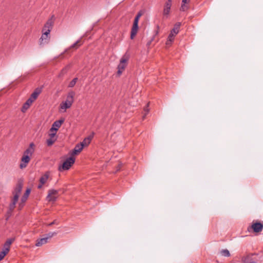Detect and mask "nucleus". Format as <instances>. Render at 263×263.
Masks as SVG:
<instances>
[{"label": "nucleus", "instance_id": "nucleus-1", "mask_svg": "<svg viewBox=\"0 0 263 263\" xmlns=\"http://www.w3.org/2000/svg\"><path fill=\"white\" fill-rule=\"evenodd\" d=\"M75 93L73 91L68 92L66 100L60 104V109L63 110L64 112L66 111L67 109L70 108L71 106L74 101L73 97Z\"/></svg>", "mask_w": 263, "mask_h": 263}, {"label": "nucleus", "instance_id": "nucleus-2", "mask_svg": "<svg viewBox=\"0 0 263 263\" xmlns=\"http://www.w3.org/2000/svg\"><path fill=\"white\" fill-rule=\"evenodd\" d=\"M129 59V55L126 53L120 59V63L118 66L117 74L118 76H120L122 73L123 71L127 66Z\"/></svg>", "mask_w": 263, "mask_h": 263}, {"label": "nucleus", "instance_id": "nucleus-3", "mask_svg": "<svg viewBox=\"0 0 263 263\" xmlns=\"http://www.w3.org/2000/svg\"><path fill=\"white\" fill-rule=\"evenodd\" d=\"M143 14L142 11H139L136 16L130 32V38L133 39L136 35L138 30V22L140 17Z\"/></svg>", "mask_w": 263, "mask_h": 263}, {"label": "nucleus", "instance_id": "nucleus-4", "mask_svg": "<svg viewBox=\"0 0 263 263\" xmlns=\"http://www.w3.org/2000/svg\"><path fill=\"white\" fill-rule=\"evenodd\" d=\"M74 162L75 158L72 156L70 157L64 162L62 165L59 166V171L62 172L65 170H68L71 165L74 164Z\"/></svg>", "mask_w": 263, "mask_h": 263}, {"label": "nucleus", "instance_id": "nucleus-5", "mask_svg": "<svg viewBox=\"0 0 263 263\" xmlns=\"http://www.w3.org/2000/svg\"><path fill=\"white\" fill-rule=\"evenodd\" d=\"M54 24V16L52 15L50 18H49L42 29V32H45L47 31L50 34V31L53 27Z\"/></svg>", "mask_w": 263, "mask_h": 263}, {"label": "nucleus", "instance_id": "nucleus-6", "mask_svg": "<svg viewBox=\"0 0 263 263\" xmlns=\"http://www.w3.org/2000/svg\"><path fill=\"white\" fill-rule=\"evenodd\" d=\"M50 35L48 32L45 31L42 32V35L39 39V45L40 46H44L45 45L47 44L50 41Z\"/></svg>", "mask_w": 263, "mask_h": 263}, {"label": "nucleus", "instance_id": "nucleus-7", "mask_svg": "<svg viewBox=\"0 0 263 263\" xmlns=\"http://www.w3.org/2000/svg\"><path fill=\"white\" fill-rule=\"evenodd\" d=\"M250 229H252L254 232H260L263 229V223L260 222L253 223L251 226L248 228L249 231H250Z\"/></svg>", "mask_w": 263, "mask_h": 263}, {"label": "nucleus", "instance_id": "nucleus-8", "mask_svg": "<svg viewBox=\"0 0 263 263\" xmlns=\"http://www.w3.org/2000/svg\"><path fill=\"white\" fill-rule=\"evenodd\" d=\"M30 160L31 156L23 154V156L21 158L20 168L21 169H23L26 167Z\"/></svg>", "mask_w": 263, "mask_h": 263}, {"label": "nucleus", "instance_id": "nucleus-9", "mask_svg": "<svg viewBox=\"0 0 263 263\" xmlns=\"http://www.w3.org/2000/svg\"><path fill=\"white\" fill-rule=\"evenodd\" d=\"M57 234V233L53 232V233H50L48 234V236L46 237L42 238L40 239H38L36 241L35 246L37 247H40L42 246L44 244H45L47 242L48 239L50 238H51L54 235H55Z\"/></svg>", "mask_w": 263, "mask_h": 263}, {"label": "nucleus", "instance_id": "nucleus-10", "mask_svg": "<svg viewBox=\"0 0 263 263\" xmlns=\"http://www.w3.org/2000/svg\"><path fill=\"white\" fill-rule=\"evenodd\" d=\"M172 3L171 1H167L165 5L164 6L163 11V15L164 18H168L171 8L172 7Z\"/></svg>", "mask_w": 263, "mask_h": 263}, {"label": "nucleus", "instance_id": "nucleus-11", "mask_svg": "<svg viewBox=\"0 0 263 263\" xmlns=\"http://www.w3.org/2000/svg\"><path fill=\"white\" fill-rule=\"evenodd\" d=\"M64 119H61L59 120H57L53 122L51 128L50 129V132H57L58 129L61 126L62 124L64 123Z\"/></svg>", "mask_w": 263, "mask_h": 263}, {"label": "nucleus", "instance_id": "nucleus-12", "mask_svg": "<svg viewBox=\"0 0 263 263\" xmlns=\"http://www.w3.org/2000/svg\"><path fill=\"white\" fill-rule=\"evenodd\" d=\"M58 191L55 190H50L48 191V194L47 197L48 201H54L56 200L57 197L56 195L58 194Z\"/></svg>", "mask_w": 263, "mask_h": 263}, {"label": "nucleus", "instance_id": "nucleus-13", "mask_svg": "<svg viewBox=\"0 0 263 263\" xmlns=\"http://www.w3.org/2000/svg\"><path fill=\"white\" fill-rule=\"evenodd\" d=\"M35 145L31 142L29 144V147L24 152V154L32 156L35 151Z\"/></svg>", "mask_w": 263, "mask_h": 263}, {"label": "nucleus", "instance_id": "nucleus-14", "mask_svg": "<svg viewBox=\"0 0 263 263\" xmlns=\"http://www.w3.org/2000/svg\"><path fill=\"white\" fill-rule=\"evenodd\" d=\"M14 240L15 238L8 239L4 245L3 250L8 253L10 250V245Z\"/></svg>", "mask_w": 263, "mask_h": 263}, {"label": "nucleus", "instance_id": "nucleus-15", "mask_svg": "<svg viewBox=\"0 0 263 263\" xmlns=\"http://www.w3.org/2000/svg\"><path fill=\"white\" fill-rule=\"evenodd\" d=\"M31 192V190L30 189H27L23 195V197L21 198V202L20 203L19 206L20 208H22L24 205V203L26 202L27 199L30 193Z\"/></svg>", "mask_w": 263, "mask_h": 263}, {"label": "nucleus", "instance_id": "nucleus-16", "mask_svg": "<svg viewBox=\"0 0 263 263\" xmlns=\"http://www.w3.org/2000/svg\"><path fill=\"white\" fill-rule=\"evenodd\" d=\"M94 136V133H92L91 135L85 138L83 141L80 143L83 145V147L88 146L90 143Z\"/></svg>", "mask_w": 263, "mask_h": 263}, {"label": "nucleus", "instance_id": "nucleus-17", "mask_svg": "<svg viewBox=\"0 0 263 263\" xmlns=\"http://www.w3.org/2000/svg\"><path fill=\"white\" fill-rule=\"evenodd\" d=\"M83 145L81 143L78 144L76 145L74 149L72 150L71 155H77L80 153L83 148Z\"/></svg>", "mask_w": 263, "mask_h": 263}, {"label": "nucleus", "instance_id": "nucleus-18", "mask_svg": "<svg viewBox=\"0 0 263 263\" xmlns=\"http://www.w3.org/2000/svg\"><path fill=\"white\" fill-rule=\"evenodd\" d=\"M253 254H249L242 258L243 263H257L252 258Z\"/></svg>", "mask_w": 263, "mask_h": 263}, {"label": "nucleus", "instance_id": "nucleus-19", "mask_svg": "<svg viewBox=\"0 0 263 263\" xmlns=\"http://www.w3.org/2000/svg\"><path fill=\"white\" fill-rule=\"evenodd\" d=\"M42 92V88H36L34 91L32 92V93L31 95L30 98H31V99L35 101L37 98L38 97L39 95Z\"/></svg>", "mask_w": 263, "mask_h": 263}, {"label": "nucleus", "instance_id": "nucleus-20", "mask_svg": "<svg viewBox=\"0 0 263 263\" xmlns=\"http://www.w3.org/2000/svg\"><path fill=\"white\" fill-rule=\"evenodd\" d=\"M50 173L46 172L40 179V183L42 184H44L48 179L49 177Z\"/></svg>", "mask_w": 263, "mask_h": 263}, {"label": "nucleus", "instance_id": "nucleus-21", "mask_svg": "<svg viewBox=\"0 0 263 263\" xmlns=\"http://www.w3.org/2000/svg\"><path fill=\"white\" fill-rule=\"evenodd\" d=\"M181 26V23L178 22L176 23L174 26V28L171 31V33L176 35L179 31L180 27Z\"/></svg>", "mask_w": 263, "mask_h": 263}, {"label": "nucleus", "instance_id": "nucleus-22", "mask_svg": "<svg viewBox=\"0 0 263 263\" xmlns=\"http://www.w3.org/2000/svg\"><path fill=\"white\" fill-rule=\"evenodd\" d=\"M189 2L190 1H182L180 10L182 11H186L189 8Z\"/></svg>", "mask_w": 263, "mask_h": 263}, {"label": "nucleus", "instance_id": "nucleus-23", "mask_svg": "<svg viewBox=\"0 0 263 263\" xmlns=\"http://www.w3.org/2000/svg\"><path fill=\"white\" fill-rule=\"evenodd\" d=\"M176 35L174 34L173 33L170 32L167 40L166 42V45L167 46H170L172 44V43L173 42L174 40V37Z\"/></svg>", "mask_w": 263, "mask_h": 263}, {"label": "nucleus", "instance_id": "nucleus-24", "mask_svg": "<svg viewBox=\"0 0 263 263\" xmlns=\"http://www.w3.org/2000/svg\"><path fill=\"white\" fill-rule=\"evenodd\" d=\"M22 184L21 183H18L16 185L15 188L13 192V194L20 195V193L22 191Z\"/></svg>", "mask_w": 263, "mask_h": 263}, {"label": "nucleus", "instance_id": "nucleus-25", "mask_svg": "<svg viewBox=\"0 0 263 263\" xmlns=\"http://www.w3.org/2000/svg\"><path fill=\"white\" fill-rule=\"evenodd\" d=\"M82 43L81 42V40H78L76 42H75L73 44H72L70 47L69 49H77L81 45Z\"/></svg>", "mask_w": 263, "mask_h": 263}, {"label": "nucleus", "instance_id": "nucleus-26", "mask_svg": "<svg viewBox=\"0 0 263 263\" xmlns=\"http://www.w3.org/2000/svg\"><path fill=\"white\" fill-rule=\"evenodd\" d=\"M220 254L224 257H230L231 254L228 249H223L220 251Z\"/></svg>", "mask_w": 263, "mask_h": 263}, {"label": "nucleus", "instance_id": "nucleus-27", "mask_svg": "<svg viewBox=\"0 0 263 263\" xmlns=\"http://www.w3.org/2000/svg\"><path fill=\"white\" fill-rule=\"evenodd\" d=\"M78 81V78H74L69 84L68 87H73L76 84L77 82Z\"/></svg>", "mask_w": 263, "mask_h": 263}, {"label": "nucleus", "instance_id": "nucleus-28", "mask_svg": "<svg viewBox=\"0 0 263 263\" xmlns=\"http://www.w3.org/2000/svg\"><path fill=\"white\" fill-rule=\"evenodd\" d=\"M16 202L12 201V202L9 205V213H11V212L14 210L15 207Z\"/></svg>", "mask_w": 263, "mask_h": 263}, {"label": "nucleus", "instance_id": "nucleus-29", "mask_svg": "<svg viewBox=\"0 0 263 263\" xmlns=\"http://www.w3.org/2000/svg\"><path fill=\"white\" fill-rule=\"evenodd\" d=\"M55 141V139L49 138V139H47L46 141L47 145L48 146L52 145Z\"/></svg>", "mask_w": 263, "mask_h": 263}, {"label": "nucleus", "instance_id": "nucleus-30", "mask_svg": "<svg viewBox=\"0 0 263 263\" xmlns=\"http://www.w3.org/2000/svg\"><path fill=\"white\" fill-rule=\"evenodd\" d=\"M8 253H7V252L2 250L0 252V261L2 260Z\"/></svg>", "mask_w": 263, "mask_h": 263}, {"label": "nucleus", "instance_id": "nucleus-31", "mask_svg": "<svg viewBox=\"0 0 263 263\" xmlns=\"http://www.w3.org/2000/svg\"><path fill=\"white\" fill-rule=\"evenodd\" d=\"M148 106L149 103H147L146 106L144 108V111L145 112V113L143 116V119H144L145 118V116H146L147 114L149 112Z\"/></svg>", "mask_w": 263, "mask_h": 263}, {"label": "nucleus", "instance_id": "nucleus-32", "mask_svg": "<svg viewBox=\"0 0 263 263\" xmlns=\"http://www.w3.org/2000/svg\"><path fill=\"white\" fill-rule=\"evenodd\" d=\"M13 194V197L12 199V201L16 203L18 201V199L20 196V195L15 194Z\"/></svg>", "mask_w": 263, "mask_h": 263}, {"label": "nucleus", "instance_id": "nucleus-33", "mask_svg": "<svg viewBox=\"0 0 263 263\" xmlns=\"http://www.w3.org/2000/svg\"><path fill=\"white\" fill-rule=\"evenodd\" d=\"M29 107L27 106L25 103L23 104V107L22 108L21 111L23 112H25Z\"/></svg>", "mask_w": 263, "mask_h": 263}, {"label": "nucleus", "instance_id": "nucleus-34", "mask_svg": "<svg viewBox=\"0 0 263 263\" xmlns=\"http://www.w3.org/2000/svg\"><path fill=\"white\" fill-rule=\"evenodd\" d=\"M56 133H57V132H50V133L49 134V135L50 136V138L54 139V138L56 135Z\"/></svg>", "mask_w": 263, "mask_h": 263}, {"label": "nucleus", "instance_id": "nucleus-35", "mask_svg": "<svg viewBox=\"0 0 263 263\" xmlns=\"http://www.w3.org/2000/svg\"><path fill=\"white\" fill-rule=\"evenodd\" d=\"M59 222L57 220H53L52 222L48 224V226H51L53 224H58Z\"/></svg>", "mask_w": 263, "mask_h": 263}, {"label": "nucleus", "instance_id": "nucleus-36", "mask_svg": "<svg viewBox=\"0 0 263 263\" xmlns=\"http://www.w3.org/2000/svg\"><path fill=\"white\" fill-rule=\"evenodd\" d=\"M34 101L32 99H31V98H29L27 101H26V102H27L29 104H30V105L32 104V103L34 102Z\"/></svg>", "mask_w": 263, "mask_h": 263}, {"label": "nucleus", "instance_id": "nucleus-37", "mask_svg": "<svg viewBox=\"0 0 263 263\" xmlns=\"http://www.w3.org/2000/svg\"><path fill=\"white\" fill-rule=\"evenodd\" d=\"M69 66H67L65 68L63 69L62 72H63L64 71H66L67 69H68L69 68Z\"/></svg>", "mask_w": 263, "mask_h": 263}, {"label": "nucleus", "instance_id": "nucleus-38", "mask_svg": "<svg viewBox=\"0 0 263 263\" xmlns=\"http://www.w3.org/2000/svg\"><path fill=\"white\" fill-rule=\"evenodd\" d=\"M43 185V184H42L41 183H40V184H39V185L37 186V188L38 189H41Z\"/></svg>", "mask_w": 263, "mask_h": 263}, {"label": "nucleus", "instance_id": "nucleus-39", "mask_svg": "<svg viewBox=\"0 0 263 263\" xmlns=\"http://www.w3.org/2000/svg\"><path fill=\"white\" fill-rule=\"evenodd\" d=\"M25 104L26 105H27V106H28V107H29L30 106V104H28L27 102H26L25 103Z\"/></svg>", "mask_w": 263, "mask_h": 263}, {"label": "nucleus", "instance_id": "nucleus-40", "mask_svg": "<svg viewBox=\"0 0 263 263\" xmlns=\"http://www.w3.org/2000/svg\"><path fill=\"white\" fill-rule=\"evenodd\" d=\"M118 167L119 168H118L117 171H118V170H119L120 169V165L118 166Z\"/></svg>", "mask_w": 263, "mask_h": 263}, {"label": "nucleus", "instance_id": "nucleus-41", "mask_svg": "<svg viewBox=\"0 0 263 263\" xmlns=\"http://www.w3.org/2000/svg\"><path fill=\"white\" fill-rule=\"evenodd\" d=\"M9 216H8L7 218H6V220H8L9 218Z\"/></svg>", "mask_w": 263, "mask_h": 263}, {"label": "nucleus", "instance_id": "nucleus-42", "mask_svg": "<svg viewBox=\"0 0 263 263\" xmlns=\"http://www.w3.org/2000/svg\"><path fill=\"white\" fill-rule=\"evenodd\" d=\"M11 213H9V212H8L7 216H9V214H10Z\"/></svg>", "mask_w": 263, "mask_h": 263}]
</instances>
